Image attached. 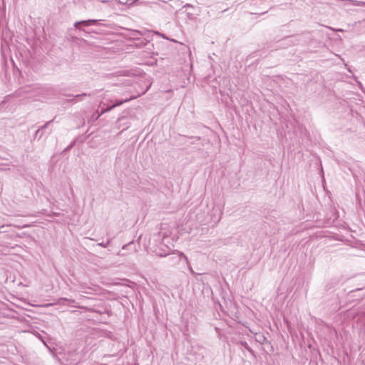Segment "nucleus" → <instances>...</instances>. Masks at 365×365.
<instances>
[{
  "label": "nucleus",
  "instance_id": "nucleus-6",
  "mask_svg": "<svg viewBox=\"0 0 365 365\" xmlns=\"http://www.w3.org/2000/svg\"><path fill=\"white\" fill-rule=\"evenodd\" d=\"M98 20L95 19H88V22L90 24V25H95L97 23Z\"/></svg>",
  "mask_w": 365,
  "mask_h": 365
},
{
  "label": "nucleus",
  "instance_id": "nucleus-10",
  "mask_svg": "<svg viewBox=\"0 0 365 365\" xmlns=\"http://www.w3.org/2000/svg\"><path fill=\"white\" fill-rule=\"evenodd\" d=\"M87 96V93H82V94H80V95H76V96H75V98H80V97H81V96Z\"/></svg>",
  "mask_w": 365,
  "mask_h": 365
},
{
  "label": "nucleus",
  "instance_id": "nucleus-7",
  "mask_svg": "<svg viewBox=\"0 0 365 365\" xmlns=\"http://www.w3.org/2000/svg\"><path fill=\"white\" fill-rule=\"evenodd\" d=\"M242 345L245 348L248 350L250 352H252V350L249 347L248 344L246 342L242 343Z\"/></svg>",
  "mask_w": 365,
  "mask_h": 365
},
{
  "label": "nucleus",
  "instance_id": "nucleus-15",
  "mask_svg": "<svg viewBox=\"0 0 365 365\" xmlns=\"http://www.w3.org/2000/svg\"><path fill=\"white\" fill-rule=\"evenodd\" d=\"M130 1H131V2H130V3H132V2H135V1H136L137 0H130Z\"/></svg>",
  "mask_w": 365,
  "mask_h": 365
},
{
  "label": "nucleus",
  "instance_id": "nucleus-8",
  "mask_svg": "<svg viewBox=\"0 0 365 365\" xmlns=\"http://www.w3.org/2000/svg\"><path fill=\"white\" fill-rule=\"evenodd\" d=\"M266 340L265 337L263 336H260V339H258V341L261 343V344H263L264 341Z\"/></svg>",
  "mask_w": 365,
  "mask_h": 365
},
{
  "label": "nucleus",
  "instance_id": "nucleus-1",
  "mask_svg": "<svg viewBox=\"0 0 365 365\" xmlns=\"http://www.w3.org/2000/svg\"><path fill=\"white\" fill-rule=\"evenodd\" d=\"M135 97L133 96V97H130L129 98H127V99H125V100H122V101H117L113 106H111L110 107L105 109V110H103L102 112H101V114L104 113L106 111H108V110H110L111 109L114 108L115 106H120L122 105L123 103L125 102H128L130 100H133V99H135Z\"/></svg>",
  "mask_w": 365,
  "mask_h": 365
},
{
  "label": "nucleus",
  "instance_id": "nucleus-13",
  "mask_svg": "<svg viewBox=\"0 0 365 365\" xmlns=\"http://www.w3.org/2000/svg\"><path fill=\"white\" fill-rule=\"evenodd\" d=\"M40 129L37 130L36 132V135L38 134V132H39Z\"/></svg>",
  "mask_w": 365,
  "mask_h": 365
},
{
  "label": "nucleus",
  "instance_id": "nucleus-5",
  "mask_svg": "<svg viewBox=\"0 0 365 365\" xmlns=\"http://www.w3.org/2000/svg\"><path fill=\"white\" fill-rule=\"evenodd\" d=\"M178 253L180 257H182L186 261V262H188L187 257L182 252H179Z\"/></svg>",
  "mask_w": 365,
  "mask_h": 365
},
{
  "label": "nucleus",
  "instance_id": "nucleus-17",
  "mask_svg": "<svg viewBox=\"0 0 365 365\" xmlns=\"http://www.w3.org/2000/svg\"><path fill=\"white\" fill-rule=\"evenodd\" d=\"M120 3H123V4H124L125 2H123L122 1H120Z\"/></svg>",
  "mask_w": 365,
  "mask_h": 365
},
{
  "label": "nucleus",
  "instance_id": "nucleus-9",
  "mask_svg": "<svg viewBox=\"0 0 365 365\" xmlns=\"http://www.w3.org/2000/svg\"><path fill=\"white\" fill-rule=\"evenodd\" d=\"M60 300L68 301V302H72V303L74 302L73 299H67V298H61Z\"/></svg>",
  "mask_w": 365,
  "mask_h": 365
},
{
  "label": "nucleus",
  "instance_id": "nucleus-3",
  "mask_svg": "<svg viewBox=\"0 0 365 365\" xmlns=\"http://www.w3.org/2000/svg\"><path fill=\"white\" fill-rule=\"evenodd\" d=\"M110 240H108L107 242H106V243L105 242H100V243L98 244V245L101 246V247H102L103 248H106V247H107L108 246V245L110 244Z\"/></svg>",
  "mask_w": 365,
  "mask_h": 365
},
{
  "label": "nucleus",
  "instance_id": "nucleus-16",
  "mask_svg": "<svg viewBox=\"0 0 365 365\" xmlns=\"http://www.w3.org/2000/svg\"><path fill=\"white\" fill-rule=\"evenodd\" d=\"M135 250H135V248L134 247V248L133 249V252H135Z\"/></svg>",
  "mask_w": 365,
  "mask_h": 365
},
{
  "label": "nucleus",
  "instance_id": "nucleus-12",
  "mask_svg": "<svg viewBox=\"0 0 365 365\" xmlns=\"http://www.w3.org/2000/svg\"><path fill=\"white\" fill-rule=\"evenodd\" d=\"M101 2H102V3H108V1H107V0H102V1H101Z\"/></svg>",
  "mask_w": 365,
  "mask_h": 365
},
{
  "label": "nucleus",
  "instance_id": "nucleus-11",
  "mask_svg": "<svg viewBox=\"0 0 365 365\" xmlns=\"http://www.w3.org/2000/svg\"><path fill=\"white\" fill-rule=\"evenodd\" d=\"M51 122V121H48V122H47L44 125H43V126L41 127V129H43V128H47L48 125Z\"/></svg>",
  "mask_w": 365,
  "mask_h": 365
},
{
  "label": "nucleus",
  "instance_id": "nucleus-2",
  "mask_svg": "<svg viewBox=\"0 0 365 365\" xmlns=\"http://www.w3.org/2000/svg\"><path fill=\"white\" fill-rule=\"evenodd\" d=\"M81 25L88 26H91L90 24L88 22V20L81 21H76L74 24V27L77 29L82 30Z\"/></svg>",
  "mask_w": 365,
  "mask_h": 365
},
{
  "label": "nucleus",
  "instance_id": "nucleus-4",
  "mask_svg": "<svg viewBox=\"0 0 365 365\" xmlns=\"http://www.w3.org/2000/svg\"><path fill=\"white\" fill-rule=\"evenodd\" d=\"M132 246H134V242H130L128 244L123 245L122 249L125 250L126 247H132Z\"/></svg>",
  "mask_w": 365,
  "mask_h": 365
},
{
  "label": "nucleus",
  "instance_id": "nucleus-14",
  "mask_svg": "<svg viewBox=\"0 0 365 365\" xmlns=\"http://www.w3.org/2000/svg\"><path fill=\"white\" fill-rule=\"evenodd\" d=\"M160 257H165V256H167V255H160Z\"/></svg>",
  "mask_w": 365,
  "mask_h": 365
}]
</instances>
